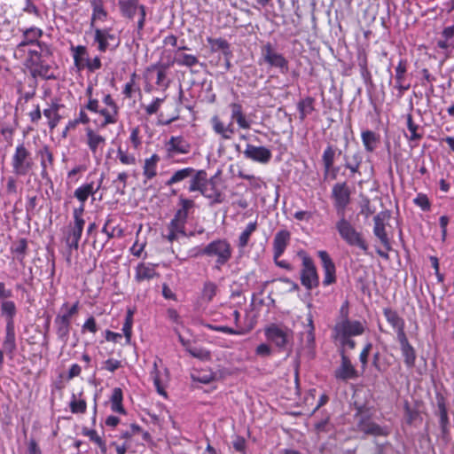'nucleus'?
I'll use <instances>...</instances> for the list:
<instances>
[{"mask_svg":"<svg viewBox=\"0 0 454 454\" xmlns=\"http://www.w3.org/2000/svg\"><path fill=\"white\" fill-rule=\"evenodd\" d=\"M215 258L216 269L226 264L232 255V249L229 241L225 239H218L211 241L206 247L199 248L194 256H203Z\"/></svg>","mask_w":454,"mask_h":454,"instance_id":"obj_1","label":"nucleus"},{"mask_svg":"<svg viewBox=\"0 0 454 454\" xmlns=\"http://www.w3.org/2000/svg\"><path fill=\"white\" fill-rule=\"evenodd\" d=\"M335 228L341 239L349 247H357L364 254H368L369 245L361 231L346 219L345 215L340 217L335 223Z\"/></svg>","mask_w":454,"mask_h":454,"instance_id":"obj_2","label":"nucleus"},{"mask_svg":"<svg viewBox=\"0 0 454 454\" xmlns=\"http://www.w3.org/2000/svg\"><path fill=\"white\" fill-rule=\"evenodd\" d=\"M12 172L16 176H26L34 166L30 152L23 143L18 145L12 158Z\"/></svg>","mask_w":454,"mask_h":454,"instance_id":"obj_3","label":"nucleus"},{"mask_svg":"<svg viewBox=\"0 0 454 454\" xmlns=\"http://www.w3.org/2000/svg\"><path fill=\"white\" fill-rule=\"evenodd\" d=\"M302 260L301 270V283L307 290H312L319 286V277L316 265L305 252L298 254Z\"/></svg>","mask_w":454,"mask_h":454,"instance_id":"obj_4","label":"nucleus"},{"mask_svg":"<svg viewBox=\"0 0 454 454\" xmlns=\"http://www.w3.org/2000/svg\"><path fill=\"white\" fill-rule=\"evenodd\" d=\"M261 59L270 67L279 69L281 74H287L289 71L288 60L278 53L273 44L270 42L261 47Z\"/></svg>","mask_w":454,"mask_h":454,"instance_id":"obj_5","label":"nucleus"},{"mask_svg":"<svg viewBox=\"0 0 454 454\" xmlns=\"http://www.w3.org/2000/svg\"><path fill=\"white\" fill-rule=\"evenodd\" d=\"M386 213L380 212L373 217L374 226L373 234L380 241L382 246L387 251L392 249L390 239L386 231L385 227ZM376 253L382 258L387 260L389 258L387 252H384L381 249H376Z\"/></svg>","mask_w":454,"mask_h":454,"instance_id":"obj_6","label":"nucleus"},{"mask_svg":"<svg viewBox=\"0 0 454 454\" xmlns=\"http://www.w3.org/2000/svg\"><path fill=\"white\" fill-rule=\"evenodd\" d=\"M265 336L278 348L285 349L293 339V332L286 326L272 324L265 329Z\"/></svg>","mask_w":454,"mask_h":454,"instance_id":"obj_7","label":"nucleus"},{"mask_svg":"<svg viewBox=\"0 0 454 454\" xmlns=\"http://www.w3.org/2000/svg\"><path fill=\"white\" fill-rule=\"evenodd\" d=\"M350 189L347 182L336 183L332 189V198L334 200V207L340 216L345 215V211L350 203Z\"/></svg>","mask_w":454,"mask_h":454,"instance_id":"obj_8","label":"nucleus"},{"mask_svg":"<svg viewBox=\"0 0 454 454\" xmlns=\"http://www.w3.org/2000/svg\"><path fill=\"white\" fill-rule=\"evenodd\" d=\"M43 35V30L36 27H31L22 30V39L16 46L14 56L21 58L26 53L27 47H32L40 43L39 40Z\"/></svg>","mask_w":454,"mask_h":454,"instance_id":"obj_9","label":"nucleus"},{"mask_svg":"<svg viewBox=\"0 0 454 454\" xmlns=\"http://www.w3.org/2000/svg\"><path fill=\"white\" fill-rule=\"evenodd\" d=\"M308 324L305 325V331L301 333L304 338L305 344L301 350L298 353L299 356H304L309 360L315 357V326L313 323V317L311 313L307 317Z\"/></svg>","mask_w":454,"mask_h":454,"instance_id":"obj_10","label":"nucleus"},{"mask_svg":"<svg viewBox=\"0 0 454 454\" xmlns=\"http://www.w3.org/2000/svg\"><path fill=\"white\" fill-rule=\"evenodd\" d=\"M334 331L336 338H347L363 334L364 327L360 321L344 319L335 325Z\"/></svg>","mask_w":454,"mask_h":454,"instance_id":"obj_11","label":"nucleus"},{"mask_svg":"<svg viewBox=\"0 0 454 454\" xmlns=\"http://www.w3.org/2000/svg\"><path fill=\"white\" fill-rule=\"evenodd\" d=\"M27 58L26 59V66L27 68L33 66H38L43 57H49L52 54L50 45L44 42H40L35 45L30 47L27 51Z\"/></svg>","mask_w":454,"mask_h":454,"instance_id":"obj_12","label":"nucleus"},{"mask_svg":"<svg viewBox=\"0 0 454 454\" xmlns=\"http://www.w3.org/2000/svg\"><path fill=\"white\" fill-rule=\"evenodd\" d=\"M340 354L341 357L340 365L335 370L334 377L343 381L358 378V372L351 364L348 356L345 354L343 348L340 349Z\"/></svg>","mask_w":454,"mask_h":454,"instance_id":"obj_13","label":"nucleus"},{"mask_svg":"<svg viewBox=\"0 0 454 454\" xmlns=\"http://www.w3.org/2000/svg\"><path fill=\"white\" fill-rule=\"evenodd\" d=\"M36 156L40 160L42 178L50 180L49 170L54 169V157L50 146L43 145L36 151Z\"/></svg>","mask_w":454,"mask_h":454,"instance_id":"obj_14","label":"nucleus"},{"mask_svg":"<svg viewBox=\"0 0 454 454\" xmlns=\"http://www.w3.org/2000/svg\"><path fill=\"white\" fill-rule=\"evenodd\" d=\"M317 256L321 260L322 268L324 270V286H330L336 282V267L330 257L329 254L325 250H320L317 252Z\"/></svg>","mask_w":454,"mask_h":454,"instance_id":"obj_15","label":"nucleus"},{"mask_svg":"<svg viewBox=\"0 0 454 454\" xmlns=\"http://www.w3.org/2000/svg\"><path fill=\"white\" fill-rule=\"evenodd\" d=\"M245 158L261 164H267L272 157L271 151L265 146H255L247 144L243 152Z\"/></svg>","mask_w":454,"mask_h":454,"instance_id":"obj_16","label":"nucleus"},{"mask_svg":"<svg viewBox=\"0 0 454 454\" xmlns=\"http://www.w3.org/2000/svg\"><path fill=\"white\" fill-rule=\"evenodd\" d=\"M357 427L360 432L373 436H387L390 434L389 427L380 426L368 418H361Z\"/></svg>","mask_w":454,"mask_h":454,"instance_id":"obj_17","label":"nucleus"},{"mask_svg":"<svg viewBox=\"0 0 454 454\" xmlns=\"http://www.w3.org/2000/svg\"><path fill=\"white\" fill-rule=\"evenodd\" d=\"M437 400V415L439 416V424L442 433V439L448 442L450 440V420L447 412L445 398L442 395H436Z\"/></svg>","mask_w":454,"mask_h":454,"instance_id":"obj_18","label":"nucleus"},{"mask_svg":"<svg viewBox=\"0 0 454 454\" xmlns=\"http://www.w3.org/2000/svg\"><path fill=\"white\" fill-rule=\"evenodd\" d=\"M200 193L205 198L209 199L211 200V206L215 204H220L224 200V195L222 192V191L217 187L215 176L207 179Z\"/></svg>","mask_w":454,"mask_h":454,"instance_id":"obj_19","label":"nucleus"},{"mask_svg":"<svg viewBox=\"0 0 454 454\" xmlns=\"http://www.w3.org/2000/svg\"><path fill=\"white\" fill-rule=\"evenodd\" d=\"M396 339L400 344V349L403 356L404 364L407 368H413L417 358L415 348L410 343L406 334L399 336Z\"/></svg>","mask_w":454,"mask_h":454,"instance_id":"obj_20","label":"nucleus"},{"mask_svg":"<svg viewBox=\"0 0 454 454\" xmlns=\"http://www.w3.org/2000/svg\"><path fill=\"white\" fill-rule=\"evenodd\" d=\"M395 88L399 91V97H402L403 93L408 90L411 87V83L407 82L406 72H407V61L400 59L397 67H395Z\"/></svg>","mask_w":454,"mask_h":454,"instance_id":"obj_21","label":"nucleus"},{"mask_svg":"<svg viewBox=\"0 0 454 454\" xmlns=\"http://www.w3.org/2000/svg\"><path fill=\"white\" fill-rule=\"evenodd\" d=\"M166 147L169 157L176 153L186 154L191 150L190 144L183 137H171L167 142Z\"/></svg>","mask_w":454,"mask_h":454,"instance_id":"obj_22","label":"nucleus"},{"mask_svg":"<svg viewBox=\"0 0 454 454\" xmlns=\"http://www.w3.org/2000/svg\"><path fill=\"white\" fill-rule=\"evenodd\" d=\"M342 158L344 167L349 170L350 176H354L356 174L359 173V168L363 162L362 152L359 149H356L352 153L346 152Z\"/></svg>","mask_w":454,"mask_h":454,"instance_id":"obj_23","label":"nucleus"},{"mask_svg":"<svg viewBox=\"0 0 454 454\" xmlns=\"http://www.w3.org/2000/svg\"><path fill=\"white\" fill-rule=\"evenodd\" d=\"M83 226L73 224L70 226L68 231L65 236V243L69 249V254L67 256V261H70V255L73 249L77 250L79 247V241L81 239Z\"/></svg>","mask_w":454,"mask_h":454,"instance_id":"obj_24","label":"nucleus"},{"mask_svg":"<svg viewBox=\"0 0 454 454\" xmlns=\"http://www.w3.org/2000/svg\"><path fill=\"white\" fill-rule=\"evenodd\" d=\"M290 238L291 234L287 230H281L275 234L273 239L274 260H277L284 254L289 243Z\"/></svg>","mask_w":454,"mask_h":454,"instance_id":"obj_25","label":"nucleus"},{"mask_svg":"<svg viewBox=\"0 0 454 454\" xmlns=\"http://www.w3.org/2000/svg\"><path fill=\"white\" fill-rule=\"evenodd\" d=\"M383 314L387 321L396 331V338L406 334L404 332V320L398 315V313L391 308H384Z\"/></svg>","mask_w":454,"mask_h":454,"instance_id":"obj_26","label":"nucleus"},{"mask_svg":"<svg viewBox=\"0 0 454 454\" xmlns=\"http://www.w3.org/2000/svg\"><path fill=\"white\" fill-rule=\"evenodd\" d=\"M314 430L319 439L333 438L336 432L334 425L328 417L316 421Z\"/></svg>","mask_w":454,"mask_h":454,"instance_id":"obj_27","label":"nucleus"},{"mask_svg":"<svg viewBox=\"0 0 454 454\" xmlns=\"http://www.w3.org/2000/svg\"><path fill=\"white\" fill-rule=\"evenodd\" d=\"M103 176H101L100 180L97 187L94 186V183L85 184L80 187H78L74 191V197L82 204L88 200L90 195H94L101 187L103 182Z\"/></svg>","mask_w":454,"mask_h":454,"instance_id":"obj_28","label":"nucleus"},{"mask_svg":"<svg viewBox=\"0 0 454 454\" xmlns=\"http://www.w3.org/2000/svg\"><path fill=\"white\" fill-rule=\"evenodd\" d=\"M159 276L155 270V266L150 263H139L135 270V279L137 282L153 279Z\"/></svg>","mask_w":454,"mask_h":454,"instance_id":"obj_29","label":"nucleus"},{"mask_svg":"<svg viewBox=\"0 0 454 454\" xmlns=\"http://www.w3.org/2000/svg\"><path fill=\"white\" fill-rule=\"evenodd\" d=\"M211 123L214 131L220 135L223 139H230L234 134L232 122L229 123L228 125H224L223 122H222L218 118V116L215 115L211 119Z\"/></svg>","mask_w":454,"mask_h":454,"instance_id":"obj_30","label":"nucleus"},{"mask_svg":"<svg viewBox=\"0 0 454 454\" xmlns=\"http://www.w3.org/2000/svg\"><path fill=\"white\" fill-rule=\"evenodd\" d=\"M87 145L93 154L98 153V149L103 148L106 144V138L96 133L90 128L86 129Z\"/></svg>","mask_w":454,"mask_h":454,"instance_id":"obj_31","label":"nucleus"},{"mask_svg":"<svg viewBox=\"0 0 454 454\" xmlns=\"http://www.w3.org/2000/svg\"><path fill=\"white\" fill-rule=\"evenodd\" d=\"M56 325V333L59 340L66 345L67 343L71 330V322L56 317L54 320Z\"/></svg>","mask_w":454,"mask_h":454,"instance_id":"obj_32","label":"nucleus"},{"mask_svg":"<svg viewBox=\"0 0 454 454\" xmlns=\"http://www.w3.org/2000/svg\"><path fill=\"white\" fill-rule=\"evenodd\" d=\"M160 160V156L156 153H153L150 158L145 160L143 167V175L145 177V183L157 176V165Z\"/></svg>","mask_w":454,"mask_h":454,"instance_id":"obj_33","label":"nucleus"},{"mask_svg":"<svg viewBox=\"0 0 454 454\" xmlns=\"http://www.w3.org/2000/svg\"><path fill=\"white\" fill-rule=\"evenodd\" d=\"M190 180L189 192H193L199 191L201 192L206 182L207 181V174L205 170H195Z\"/></svg>","mask_w":454,"mask_h":454,"instance_id":"obj_34","label":"nucleus"},{"mask_svg":"<svg viewBox=\"0 0 454 454\" xmlns=\"http://www.w3.org/2000/svg\"><path fill=\"white\" fill-rule=\"evenodd\" d=\"M4 350L12 358L13 353L16 350L15 330L14 325H6L5 338L3 342Z\"/></svg>","mask_w":454,"mask_h":454,"instance_id":"obj_35","label":"nucleus"},{"mask_svg":"<svg viewBox=\"0 0 454 454\" xmlns=\"http://www.w3.org/2000/svg\"><path fill=\"white\" fill-rule=\"evenodd\" d=\"M60 105L57 102H52L49 108L43 110V115L48 119V125L50 129H53L57 127L60 121V115L59 110Z\"/></svg>","mask_w":454,"mask_h":454,"instance_id":"obj_36","label":"nucleus"},{"mask_svg":"<svg viewBox=\"0 0 454 454\" xmlns=\"http://www.w3.org/2000/svg\"><path fill=\"white\" fill-rule=\"evenodd\" d=\"M230 108L231 110V120L235 121L239 128L249 129L250 123L247 121L245 114H243L242 106L239 103H231Z\"/></svg>","mask_w":454,"mask_h":454,"instance_id":"obj_37","label":"nucleus"},{"mask_svg":"<svg viewBox=\"0 0 454 454\" xmlns=\"http://www.w3.org/2000/svg\"><path fill=\"white\" fill-rule=\"evenodd\" d=\"M336 154L337 150L332 145H327L322 154L325 178L327 177V175L328 173H330L332 166H333L334 164Z\"/></svg>","mask_w":454,"mask_h":454,"instance_id":"obj_38","label":"nucleus"},{"mask_svg":"<svg viewBox=\"0 0 454 454\" xmlns=\"http://www.w3.org/2000/svg\"><path fill=\"white\" fill-rule=\"evenodd\" d=\"M361 138L364 149L368 153H372L376 149L377 145L380 142V136L376 134L374 131L368 129L364 130L361 133Z\"/></svg>","mask_w":454,"mask_h":454,"instance_id":"obj_39","label":"nucleus"},{"mask_svg":"<svg viewBox=\"0 0 454 454\" xmlns=\"http://www.w3.org/2000/svg\"><path fill=\"white\" fill-rule=\"evenodd\" d=\"M315 98L312 97H306L300 100L297 104V109L299 111V119L303 121L308 115L315 111Z\"/></svg>","mask_w":454,"mask_h":454,"instance_id":"obj_40","label":"nucleus"},{"mask_svg":"<svg viewBox=\"0 0 454 454\" xmlns=\"http://www.w3.org/2000/svg\"><path fill=\"white\" fill-rule=\"evenodd\" d=\"M0 309L2 316L5 318L6 325H14V317L17 312L15 303L12 301H3Z\"/></svg>","mask_w":454,"mask_h":454,"instance_id":"obj_41","label":"nucleus"},{"mask_svg":"<svg viewBox=\"0 0 454 454\" xmlns=\"http://www.w3.org/2000/svg\"><path fill=\"white\" fill-rule=\"evenodd\" d=\"M51 66L44 63L43 60L40 61L38 66H33L29 68L31 74L35 76H41L43 79H55V75L51 71Z\"/></svg>","mask_w":454,"mask_h":454,"instance_id":"obj_42","label":"nucleus"},{"mask_svg":"<svg viewBox=\"0 0 454 454\" xmlns=\"http://www.w3.org/2000/svg\"><path fill=\"white\" fill-rule=\"evenodd\" d=\"M195 172V169L192 168H184L182 169H178L176 172L173 173L171 177L166 181L167 186H171L175 184L180 183L184 181V179L190 177L192 176V174Z\"/></svg>","mask_w":454,"mask_h":454,"instance_id":"obj_43","label":"nucleus"},{"mask_svg":"<svg viewBox=\"0 0 454 454\" xmlns=\"http://www.w3.org/2000/svg\"><path fill=\"white\" fill-rule=\"evenodd\" d=\"M174 62L178 66L192 67L200 63L199 59L192 54L176 52Z\"/></svg>","mask_w":454,"mask_h":454,"instance_id":"obj_44","label":"nucleus"},{"mask_svg":"<svg viewBox=\"0 0 454 454\" xmlns=\"http://www.w3.org/2000/svg\"><path fill=\"white\" fill-rule=\"evenodd\" d=\"M187 222V218L184 216H178V214H175L173 219L168 225V231H174L176 232H179L183 236H186L185 233V224Z\"/></svg>","mask_w":454,"mask_h":454,"instance_id":"obj_45","label":"nucleus"},{"mask_svg":"<svg viewBox=\"0 0 454 454\" xmlns=\"http://www.w3.org/2000/svg\"><path fill=\"white\" fill-rule=\"evenodd\" d=\"M407 129L411 133V136L406 137L410 141H419L422 138L423 134L419 132L421 128L413 121L412 115L411 114L406 116Z\"/></svg>","mask_w":454,"mask_h":454,"instance_id":"obj_46","label":"nucleus"},{"mask_svg":"<svg viewBox=\"0 0 454 454\" xmlns=\"http://www.w3.org/2000/svg\"><path fill=\"white\" fill-rule=\"evenodd\" d=\"M90 4L93 9L90 27H93L96 20H103L106 17V12L104 10L102 0H91Z\"/></svg>","mask_w":454,"mask_h":454,"instance_id":"obj_47","label":"nucleus"},{"mask_svg":"<svg viewBox=\"0 0 454 454\" xmlns=\"http://www.w3.org/2000/svg\"><path fill=\"white\" fill-rule=\"evenodd\" d=\"M122 14L127 18H133L138 9L137 0L120 1L119 3Z\"/></svg>","mask_w":454,"mask_h":454,"instance_id":"obj_48","label":"nucleus"},{"mask_svg":"<svg viewBox=\"0 0 454 454\" xmlns=\"http://www.w3.org/2000/svg\"><path fill=\"white\" fill-rule=\"evenodd\" d=\"M257 229V223L252 222L249 223L246 229L241 232V234L239 237V243L238 246L240 248H244L247 246L250 236L254 231H255Z\"/></svg>","mask_w":454,"mask_h":454,"instance_id":"obj_49","label":"nucleus"},{"mask_svg":"<svg viewBox=\"0 0 454 454\" xmlns=\"http://www.w3.org/2000/svg\"><path fill=\"white\" fill-rule=\"evenodd\" d=\"M12 252L17 254V258L20 263H23L27 252V241L26 239H20L12 247Z\"/></svg>","mask_w":454,"mask_h":454,"instance_id":"obj_50","label":"nucleus"},{"mask_svg":"<svg viewBox=\"0 0 454 454\" xmlns=\"http://www.w3.org/2000/svg\"><path fill=\"white\" fill-rule=\"evenodd\" d=\"M133 315L134 311L130 309H128L125 316V321L122 325V332L128 343L130 341L132 334Z\"/></svg>","mask_w":454,"mask_h":454,"instance_id":"obj_51","label":"nucleus"},{"mask_svg":"<svg viewBox=\"0 0 454 454\" xmlns=\"http://www.w3.org/2000/svg\"><path fill=\"white\" fill-rule=\"evenodd\" d=\"M151 378L153 381V384L157 389V392L160 395H166V392L164 390V386L162 385V380L160 379V371L158 370V364L157 361L153 363V370L151 372Z\"/></svg>","mask_w":454,"mask_h":454,"instance_id":"obj_52","label":"nucleus"},{"mask_svg":"<svg viewBox=\"0 0 454 454\" xmlns=\"http://www.w3.org/2000/svg\"><path fill=\"white\" fill-rule=\"evenodd\" d=\"M94 41L98 43V51L105 52L107 49L112 48L111 43L104 35V32L100 28L95 29Z\"/></svg>","mask_w":454,"mask_h":454,"instance_id":"obj_53","label":"nucleus"},{"mask_svg":"<svg viewBox=\"0 0 454 454\" xmlns=\"http://www.w3.org/2000/svg\"><path fill=\"white\" fill-rule=\"evenodd\" d=\"M180 208L176 212L178 216L188 218L189 210L194 207L195 203L192 200L184 198L182 195L179 197Z\"/></svg>","mask_w":454,"mask_h":454,"instance_id":"obj_54","label":"nucleus"},{"mask_svg":"<svg viewBox=\"0 0 454 454\" xmlns=\"http://www.w3.org/2000/svg\"><path fill=\"white\" fill-rule=\"evenodd\" d=\"M98 113L104 117V121L101 123L102 128L107 126L108 124H114L117 122V117L119 114H114V110L110 107L108 109L104 108L98 110Z\"/></svg>","mask_w":454,"mask_h":454,"instance_id":"obj_55","label":"nucleus"},{"mask_svg":"<svg viewBox=\"0 0 454 454\" xmlns=\"http://www.w3.org/2000/svg\"><path fill=\"white\" fill-rule=\"evenodd\" d=\"M69 407L73 413L83 414L86 411L87 403H86L85 400H83V399L77 400L75 397V395L73 394L72 399L69 403Z\"/></svg>","mask_w":454,"mask_h":454,"instance_id":"obj_56","label":"nucleus"},{"mask_svg":"<svg viewBox=\"0 0 454 454\" xmlns=\"http://www.w3.org/2000/svg\"><path fill=\"white\" fill-rule=\"evenodd\" d=\"M207 42L211 44L213 51L222 50L225 55L230 54V44L223 38H208Z\"/></svg>","mask_w":454,"mask_h":454,"instance_id":"obj_57","label":"nucleus"},{"mask_svg":"<svg viewBox=\"0 0 454 454\" xmlns=\"http://www.w3.org/2000/svg\"><path fill=\"white\" fill-rule=\"evenodd\" d=\"M217 286L215 283L207 281L204 284L202 290V298L207 301H211L216 294Z\"/></svg>","mask_w":454,"mask_h":454,"instance_id":"obj_58","label":"nucleus"},{"mask_svg":"<svg viewBox=\"0 0 454 454\" xmlns=\"http://www.w3.org/2000/svg\"><path fill=\"white\" fill-rule=\"evenodd\" d=\"M192 379L193 381H197L203 384H208L215 380V373L212 372H197L192 373Z\"/></svg>","mask_w":454,"mask_h":454,"instance_id":"obj_59","label":"nucleus"},{"mask_svg":"<svg viewBox=\"0 0 454 454\" xmlns=\"http://www.w3.org/2000/svg\"><path fill=\"white\" fill-rule=\"evenodd\" d=\"M117 157L123 165H135L137 162L136 157L133 154H129L121 147L117 150Z\"/></svg>","mask_w":454,"mask_h":454,"instance_id":"obj_60","label":"nucleus"},{"mask_svg":"<svg viewBox=\"0 0 454 454\" xmlns=\"http://www.w3.org/2000/svg\"><path fill=\"white\" fill-rule=\"evenodd\" d=\"M84 204L81 203L79 207H76L73 211V216H74V224L83 226L85 224V220L83 219V213H84Z\"/></svg>","mask_w":454,"mask_h":454,"instance_id":"obj_61","label":"nucleus"},{"mask_svg":"<svg viewBox=\"0 0 454 454\" xmlns=\"http://www.w3.org/2000/svg\"><path fill=\"white\" fill-rule=\"evenodd\" d=\"M404 411L406 422L410 425L412 424L418 418H419V412L416 409L411 408L408 403H406L404 405Z\"/></svg>","mask_w":454,"mask_h":454,"instance_id":"obj_62","label":"nucleus"},{"mask_svg":"<svg viewBox=\"0 0 454 454\" xmlns=\"http://www.w3.org/2000/svg\"><path fill=\"white\" fill-rule=\"evenodd\" d=\"M414 203L419 207L422 210L427 211L430 209V201L427 195L419 193L414 199Z\"/></svg>","mask_w":454,"mask_h":454,"instance_id":"obj_63","label":"nucleus"},{"mask_svg":"<svg viewBox=\"0 0 454 454\" xmlns=\"http://www.w3.org/2000/svg\"><path fill=\"white\" fill-rule=\"evenodd\" d=\"M188 352L193 356L201 360H208L210 358V352L203 348H188Z\"/></svg>","mask_w":454,"mask_h":454,"instance_id":"obj_64","label":"nucleus"}]
</instances>
